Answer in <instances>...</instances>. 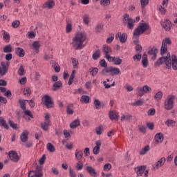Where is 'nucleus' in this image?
<instances>
[{"mask_svg":"<svg viewBox=\"0 0 177 177\" xmlns=\"http://www.w3.org/2000/svg\"><path fill=\"white\" fill-rule=\"evenodd\" d=\"M165 64L166 68L167 70H171V67H172L174 71L177 70V57L176 55H172L171 56L170 53H167L166 57H160L154 64L155 67H158L161 66V64Z\"/></svg>","mask_w":177,"mask_h":177,"instance_id":"1","label":"nucleus"},{"mask_svg":"<svg viewBox=\"0 0 177 177\" xmlns=\"http://www.w3.org/2000/svg\"><path fill=\"white\" fill-rule=\"evenodd\" d=\"M86 40V33L78 32L72 39L71 45L75 50L85 48L84 42Z\"/></svg>","mask_w":177,"mask_h":177,"instance_id":"2","label":"nucleus"},{"mask_svg":"<svg viewBox=\"0 0 177 177\" xmlns=\"http://www.w3.org/2000/svg\"><path fill=\"white\" fill-rule=\"evenodd\" d=\"M175 99L176 97L174 95H167V98L164 101V109L167 111L173 110L175 107Z\"/></svg>","mask_w":177,"mask_h":177,"instance_id":"3","label":"nucleus"},{"mask_svg":"<svg viewBox=\"0 0 177 177\" xmlns=\"http://www.w3.org/2000/svg\"><path fill=\"white\" fill-rule=\"evenodd\" d=\"M101 74L102 75H107V74H109V75H111V77H114V75H118L119 74H121V71H120V68L109 66L106 68H104L101 71Z\"/></svg>","mask_w":177,"mask_h":177,"instance_id":"4","label":"nucleus"},{"mask_svg":"<svg viewBox=\"0 0 177 177\" xmlns=\"http://www.w3.org/2000/svg\"><path fill=\"white\" fill-rule=\"evenodd\" d=\"M150 28V26L149 24L146 23H140L137 28L135 29L133 32V37H139V35H142L145 31H147Z\"/></svg>","mask_w":177,"mask_h":177,"instance_id":"5","label":"nucleus"},{"mask_svg":"<svg viewBox=\"0 0 177 177\" xmlns=\"http://www.w3.org/2000/svg\"><path fill=\"white\" fill-rule=\"evenodd\" d=\"M122 23L124 26H127V28H129V30H133V27L136 21L135 19L131 18L129 15L124 14L122 18Z\"/></svg>","mask_w":177,"mask_h":177,"instance_id":"6","label":"nucleus"},{"mask_svg":"<svg viewBox=\"0 0 177 177\" xmlns=\"http://www.w3.org/2000/svg\"><path fill=\"white\" fill-rule=\"evenodd\" d=\"M43 104L46 107V109H52L55 106V102L52 97L46 95L43 97Z\"/></svg>","mask_w":177,"mask_h":177,"instance_id":"7","label":"nucleus"},{"mask_svg":"<svg viewBox=\"0 0 177 177\" xmlns=\"http://www.w3.org/2000/svg\"><path fill=\"white\" fill-rule=\"evenodd\" d=\"M50 124V115L46 113H45V120L44 122L41 123V127L44 131H48L49 129V125Z\"/></svg>","mask_w":177,"mask_h":177,"instance_id":"8","label":"nucleus"},{"mask_svg":"<svg viewBox=\"0 0 177 177\" xmlns=\"http://www.w3.org/2000/svg\"><path fill=\"white\" fill-rule=\"evenodd\" d=\"M1 66H0V75L1 77H3V75H6L8 74V71H9V66L10 64L9 62H1Z\"/></svg>","mask_w":177,"mask_h":177,"instance_id":"9","label":"nucleus"},{"mask_svg":"<svg viewBox=\"0 0 177 177\" xmlns=\"http://www.w3.org/2000/svg\"><path fill=\"white\" fill-rule=\"evenodd\" d=\"M8 156L11 161H12L13 162H19L20 158L19 157V154H17V152H16V151H10L8 152Z\"/></svg>","mask_w":177,"mask_h":177,"instance_id":"10","label":"nucleus"},{"mask_svg":"<svg viewBox=\"0 0 177 177\" xmlns=\"http://www.w3.org/2000/svg\"><path fill=\"white\" fill-rule=\"evenodd\" d=\"M108 62H113L115 66H120V64H122V59L120 58V57H109Z\"/></svg>","mask_w":177,"mask_h":177,"instance_id":"11","label":"nucleus"},{"mask_svg":"<svg viewBox=\"0 0 177 177\" xmlns=\"http://www.w3.org/2000/svg\"><path fill=\"white\" fill-rule=\"evenodd\" d=\"M102 52L105 55V56H104L105 59L109 60V57H111L110 55V53H111V52H113V50L111 49V47H110L109 46H104L103 49H102Z\"/></svg>","mask_w":177,"mask_h":177,"instance_id":"12","label":"nucleus"},{"mask_svg":"<svg viewBox=\"0 0 177 177\" xmlns=\"http://www.w3.org/2000/svg\"><path fill=\"white\" fill-rule=\"evenodd\" d=\"M157 53H158V49L156 47H153L148 51V55L151 56V60L157 59Z\"/></svg>","mask_w":177,"mask_h":177,"instance_id":"13","label":"nucleus"},{"mask_svg":"<svg viewBox=\"0 0 177 177\" xmlns=\"http://www.w3.org/2000/svg\"><path fill=\"white\" fill-rule=\"evenodd\" d=\"M115 38L116 39L119 38V40L120 41V42H122V44H125L128 38V35H127V33L121 34V32H118L115 35Z\"/></svg>","mask_w":177,"mask_h":177,"instance_id":"14","label":"nucleus"},{"mask_svg":"<svg viewBox=\"0 0 177 177\" xmlns=\"http://www.w3.org/2000/svg\"><path fill=\"white\" fill-rule=\"evenodd\" d=\"M162 27L165 30V31H169L172 28V24L169 19H166L161 24Z\"/></svg>","mask_w":177,"mask_h":177,"instance_id":"15","label":"nucleus"},{"mask_svg":"<svg viewBox=\"0 0 177 177\" xmlns=\"http://www.w3.org/2000/svg\"><path fill=\"white\" fill-rule=\"evenodd\" d=\"M135 172L137 174V176H142L145 171H146V166L142 165L134 168Z\"/></svg>","mask_w":177,"mask_h":177,"instance_id":"16","label":"nucleus"},{"mask_svg":"<svg viewBox=\"0 0 177 177\" xmlns=\"http://www.w3.org/2000/svg\"><path fill=\"white\" fill-rule=\"evenodd\" d=\"M86 171L88 172V174H89V175H91V176L96 177L98 176L96 169L92 166H87L86 168Z\"/></svg>","mask_w":177,"mask_h":177,"instance_id":"17","label":"nucleus"},{"mask_svg":"<svg viewBox=\"0 0 177 177\" xmlns=\"http://www.w3.org/2000/svg\"><path fill=\"white\" fill-rule=\"evenodd\" d=\"M154 140L156 145L162 143V141L164 140V134H162V133H156L154 138Z\"/></svg>","mask_w":177,"mask_h":177,"instance_id":"18","label":"nucleus"},{"mask_svg":"<svg viewBox=\"0 0 177 177\" xmlns=\"http://www.w3.org/2000/svg\"><path fill=\"white\" fill-rule=\"evenodd\" d=\"M165 161H167V159L165 158V157L161 158L159 160H158L156 162L155 167H153V169L155 170L158 169V168L162 167V165H164L165 164Z\"/></svg>","mask_w":177,"mask_h":177,"instance_id":"19","label":"nucleus"},{"mask_svg":"<svg viewBox=\"0 0 177 177\" xmlns=\"http://www.w3.org/2000/svg\"><path fill=\"white\" fill-rule=\"evenodd\" d=\"M100 146H102V142L100 140H97L95 142V147L93 149V154L97 156L99 153H100Z\"/></svg>","mask_w":177,"mask_h":177,"instance_id":"20","label":"nucleus"},{"mask_svg":"<svg viewBox=\"0 0 177 177\" xmlns=\"http://www.w3.org/2000/svg\"><path fill=\"white\" fill-rule=\"evenodd\" d=\"M35 172L37 174V177L44 176V173L42 172V167L41 165H38L37 163L35 165Z\"/></svg>","mask_w":177,"mask_h":177,"instance_id":"21","label":"nucleus"},{"mask_svg":"<svg viewBox=\"0 0 177 177\" xmlns=\"http://www.w3.org/2000/svg\"><path fill=\"white\" fill-rule=\"evenodd\" d=\"M28 131L24 130L21 134L20 139L23 143H26L28 140Z\"/></svg>","mask_w":177,"mask_h":177,"instance_id":"22","label":"nucleus"},{"mask_svg":"<svg viewBox=\"0 0 177 177\" xmlns=\"http://www.w3.org/2000/svg\"><path fill=\"white\" fill-rule=\"evenodd\" d=\"M55 6V1L53 0H49L48 1H46L44 5H43V8L44 9H52Z\"/></svg>","mask_w":177,"mask_h":177,"instance_id":"23","label":"nucleus"},{"mask_svg":"<svg viewBox=\"0 0 177 177\" xmlns=\"http://www.w3.org/2000/svg\"><path fill=\"white\" fill-rule=\"evenodd\" d=\"M15 53L17 56H19V57H24V55H26V52L24 51V49L20 47H17L15 49Z\"/></svg>","mask_w":177,"mask_h":177,"instance_id":"24","label":"nucleus"},{"mask_svg":"<svg viewBox=\"0 0 177 177\" xmlns=\"http://www.w3.org/2000/svg\"><path fill=\"white\" fill-rule=\"evenodd\" d=\"M81 125V121H80V119H75L70 124V128L71 129H75L77 127H80Z\"/></svg>","mask_w":177,"mask_h":177,"instance_id":"25","label":"nucleus"},{"mask_svg":"<svg viewBox=\"0 0 177 177\" xmlns=\"http://www.w3.org/2000/svg\"><path fill=\"white\" fill-rule=\"evenodd\" d=\"M142 64L145 68H147L149 66V59H147V55L146 54L142 55Z\"/></svg>","mask_w":177,"mask_h":177,"instance_id":"26","label":"nucleus"},{"mask_svg":"<svg viewBox=\"0 0 177 177\" xmlns=\"http://www.w3.org/2000/svg\"><path fill=\"white\" fill-rule=\"evenodd\" d=\"M66 31L67 34L73 31V25L71 24V21L70 19H66Z\"/></svg>","mask_w":177,"mask_h":177,"instance_id":"27","label":"nucleus"},{"mask_svg":"<svg viewBox=\"0 0 177 177\" xmlns=\"http://www.w3.org/2000/svg\"><path fill=\"white\" fill-rule=\"evenodd\" d=\"M75 157L77 161H81V160H82V157H84V152H82V151L76 150Z\"/></svg>","mask_w":177,"mask_h":177,"instance_id":"28","label":"nucleus"},{"mask_svg":"<svg viewBox=\"0 0 177 177\" xmlns=\"http://www.w3.org/2000/svg\"><path fill=\"white\" fill-rule=\"evenodd\" d=\"M109 118L113 121V120H118V113L115 112V111H109Z\"/></svg>","mask_w":177,"mask_h":177,"instance_id":"29","label":"nucleus"},{"mask_svg":"<svg viewBox=\"0 0 177 177\" xmlns=\"http://www.w3.org/2000/svg\"><path fill=\"white\" fill-rule=\"evenodd\" d=\"M63 86V84L62 83V81H57L55 82V84L53 85V91H57L62 88Z\"/></svg>","mask_w":177,"mask_h":177,"instance_id":"30","label":"nucleus"},{"mask_svg":"<svg viewBox=\"0 0 177 177\" xmlns=\"http://www.w3.org/2000/svg\"><path fill=\"white\" fill-rule=\"evenodd\" d=\"M32 48L35 50L36 53H39V48H41V45L39 44V41H35L32 43Z\"/></svg>","mask_w":177,"mask_h":177,"instance_id":"31","label":"nucleus"},{"mask_svg":"<svg viewBox=\"0 0 177 177\" xmlns=\"http://www.w3.org/2000/svg\"><path fill=\"white\" fill-rule=\"evenodd\" d=\"M132 120V115L129 113H127L124 115H122L120 118V121H131Z\"/></svg>","mask_w":177,"mask_h":177,"instance_id":"32","label":"nucleus"},{"mask_svg":"<svg viewBox=\"0 0 177 177\" xmlns=\"http://www.w3.org/2000/svg\"><path fill=\"white\" fill-rule=\"evenodd\" d=\"M0 124L3 127L4 129H9V124L3 118L0 117Z\"/></svg>","mask_w":177,"mask_h":177,"instance_id":"33","label":"nucleus"},{"mask_svg":"<svg viewBox=\"0 0 177 177\" xmlns=\"http://www.w3.org/2000/svg\"><path fill=\"white\" fill-rule=\"evenodd\" d=\"M165 124L167 125V127H171V128H174L176 124V122L174 120L168 119L165 121Z\"/></svg>","mask_w":177,"mask_h":177,"instance_id":"34","label":"nucleus"},{"mask_svg":"<svg viewBox=\"0 0 177 177\" xmlns=\"http://www.w3.org/2000/svg\"><path fill=\"white\" fill-rule=\"evenodd\" d=\"M167 50H168V46L167 44H162L161 48H160V55L161 56H164L165 53H167Z\"/></svg>","mask_w":177,"mask_h":177,"instance_id":"35","label":"nucleus"},{"mask_svg":"<svg viewBox=\"0 0 177 177\" xmlns=\"http://www.w3.org/2000/svg\"><path fill=\"white\" fill-rule=\"evenodd\" d=\"M89 73L92 77H96L97 73H99V69L97 68H89Z\"/></svg>","mask_w":177,"mask_h":177,"instance_id":"36","label":"nucleus"},{"mask_svg":"<svg viewBox=\"0 0 177 177\" xmlns=\"http://www.w3.org/2000/svg\"><path fill=\"white\" fill-rule=\"evenodd\" d=\"M93 60H97L100 59V50L97 49L92 55Z\"/></svg>","mask_w":177,"mask_h":177,"instance_id":"37","label":"nucleus"},{"mask_svg":"<svg viewBox=\"0 0 177 177\" xmlns=\"http://www.w3.org/2000/svg\"><path fill=\"white\" fill-rule=\"evenodd\" d=\"M93 104L97 110H100V109H102V102H100L99 100H95L93 102Z\"/></svg>","mask_w":177,"mask_h":177,"instance_id":"38","label":"nucleus"},{"mask_svg":"<svg viewBox=\"0 0 177 177\" xmlns=\"http://www.w3.org/2000/svg\"><path fill=\"white\" fill-rule=\"evenodd\" d=\"M47 150L50 151V153H55V151H56V149L55 148V146L53 145V144L50 142H48L47 144Z\"/></svg>","mask_w":177,"mask_h":177,"instance_id":"39","label":"nucleus"},{"mask_svg":"<svg viewBox=\"0 0 177 177\" xmlns=\"http://www.w3.org/2000/svg\"><path fill=\"white\" fill-rule=\"evenodd\" d=\"M89 100H91V97L88 95H82L80 99V102H82V103L86 104L89 103Z\"/></svg>","mask_w":177,"mask_h":177,"instance_id":"40","label":"nucleus"},{"mask_svg":"<svg viewBox=\"0 0 177 177\" xmlns=\"http://www.w3.org/2000/svg\"><path fill=\"white\" fill-rule=\"evenodd\" d=\"M150 150V146L146 145L144 148L142 149V150L140 151V156H145L147 151Z\"/></svg>","mask_w":177,"mask_h":177,"instance_id":"41","label":"nucleus"},{"mask_svg":"<svg viewBox=\"0 0 177 177\" xmlns=\"http://www.w3.org/2000/svg\"><path fill=\"white\" fill-rule=\"evenodd\" d=\"M18 74L20 77H23L26 74V70H24V66L23 65H20V67L18 70Z\"/></svg>","mask_w":177,"mask_h":177,"instance_id":"42","label":"nucleus"},{"mask_svg":"<svg viewBox=\"0 0 177 177\" xmlns=\"http://www.w3.org/2000/svg\"><path fill=\"white\" fill-rule=\"evenodd\" d=\"M19 106L21 107V109L26 110V102H27L26 100H19Z\"/></svg>","mask_w":177,"mask_h":177,"instance_id":"43","label":"nucleus"},{"mask_svg":"<svg viewBox=\"0 0 177 177\" xmlns=\"http://www.w3.org/2000/svg\"><path fill=\"white\" fill-rule=\"evenodd\" d=\"M103 131H104V128L102 125H100L95 129V132L97 135H102V133H103Z\"/></svg>","mask_w":177,"mask_h":177,"instance_id":"44","label":"nucleus"},{"mask_svg":"<svg viewBox=\"0 0 177 177\" xmlns=\"http://www.w3.org/2000/svg\"><path fill=\"white\" fill-rule=\"evenodd\" d=\"M3 52H4V53H10V52H12V45L8 44L5 46L3 49Z\"/></svg>","mask_w":177,"mask_h":177,"instance_id":"45","label":"nucleus"},{"mask_svg":"<svg viewBox=\"0 0 177 177\" xmlns=\"http://www.w3.org/2000/svg\"><path fill=\"white\" fill-rule=\"evenodd\" d=\"M103 27H104L103 24H97L95 28V32H102V31H103Z\"/></svg>","mask_w":177,"mask_h":177,"instance_id":"46","label":"nucleus"},{"mask_svg":"<svg viewBox=\"0 0 177 177\" xmlns=\"http://www.w3.org/2000/svg\"><path fill=\"white\" fill-rule=\"evenodd\" d=\"M8 124H9L10 127L11 128H12V129H19V127H17V124L15 123V122H13V120H9Z\"/></svg>","mask_w":177,"mask_h":177,"instance_id":"47","label":"nucleus"},{"mask_svg":"<svg viewBox=\"0 0 177 177\" xmlns=\"http://www.w3.org/2000/svg\"><path fill=\"white\" fill-rule=\"evenodd\" d=\"M133 60L134 62H140V60H142V54H140V53H138V54L134 55L133 57Z\"/></svg>","mask_w":177,"mask_h":177,"instance_id":"48","label":"nucleus"},{"mask_svg":"<svg viewBox=\"0 0 177 177\" xmlns=\"http://www.w3.org/2000/svg\"><path fill=\"white\" fill-rule=\"evenodd\" d=\"M145 103V100L140 99L137 100L136 102L131 104V106H142Z\"/></svg>","mask_w":177,"mask_h":177,"instance_id":"49","label":"nucleus"},{"mask_svg":"<svg viewBox=\"0 0 177 177\" xmlns=\"http://www.w3.org/2000/svg\"><path fill=\"white\" fill-rule=\"evenodd\" d=\"M154 99L156 100H160L161 99H162V92L161 91L157 92L154 96Z\"/></svg>","mask_w":177,"mask_h":177,"instance_id":"50","label":"nucleus"},{"mask_svg":"<svg viewBox=\"0 0 177 177\" xmlns=\"http://www.w3.org/2000/svg\"><path fill=\"white\" fill-rule=\"evenodd\" d=\"M82 168H84V163H82V162H81V161H78L76 163L77 171H81V169H82Z\"/></svg>","mask_w":177,"mask_h":177,"instance_id":"51","label":"nucleus"},{"mask_svg":"<svg viewBox=\"0 0 177 177\" xmlns=\"http://www.w3.org/2000/svg\"><path fill=\"white\" fill-rule=\"evenodd\" d=\"M142 91H144V93H150L151 92V88L147 85H145L142 87Z\"/></svg>","mask_w":177,"mask_h":177,"instance_id":"52","label":"nucleus"},{"mask_svg":"<svg viewBox=\"0 0 177 177\" xmlns=\"http://www.w3.org/2000/svg\"><path fill=\"white\" fill-rule=\"evenodd\" d=\"M23 92H24V96H27L28 97V96H31V89L28 88H25Z\"/></svg>","mask_w":177,"mask_h":177,"instance_id":"53","label":"nucleus"},{"mask_svg":"<svg viewBox=\"0 0 177 177\" xmlns=\"http://www.w3.org/2000/svg\"><path fill=\"white\" fill-rule=\"evenodd\" d=\"M71 60L73 68H78V60L75 58H71Z\"/></svg>","mask_w":177,"mask_h":177,"instance_id":"54","label":"nucleus"},{"mask_svg":"<svg viewBox=\"0 0 177 177\" xmlns=\"http://www.w3.org/2000/svg\"><path fill=\"white\" fill-rule=\"evenodd\" d=\"M3 38L5 41H10V35L8 32H4L3 33Z\"/></svg>","mask_w":177,"mask_h":177,"instance_id":"55","label":"nucleus"},{"mask_svg":"<svg viewBox=\"0 0 177 177\" xmlns=\"http://www.w3.org/2000/svg\"><path fill=\"white\" fill-rule=\"evenodd\" d=\"M158 8L159 12H160V15H164L167 13V10L162 6H158Z\"/></svg>","mask_w":177,"mask_h":177,"instance_id":"56","label":"nucleus"},{"mask_svg":"<svg viewBox=\"0 0 177 177\" xmlns=\"http://www.w3.org/2000/svg\"><path fill=\"white\" fill-rule=\"evenodd\" d=\"M24 113L25 115H28V117H30V118H34V115L31 113V111L28 110V109H25L24 111Z\"/></svg>","mask_w":177,"mask_h":177,"instance_id":"57","label":"nucleus"},{"mask_svg":"<svg viewBox=\"0 0 177 177\" xmlns=\"http://www.w3.org/2000/svg\"><path fill=\"white\" fill-rule=\"evenodd\" d=\"M83 21L84 23V24H89V23H91V21L89 20V17L88 16V15H84L83 17Z\"/></svg>","mask_w":177,"mask_h":177,"instance_id":"58","label":"nucleus"},{"mask_svg":"<svg viewBox=\"0 0 177 177\" xmlns=\"http://www.w3.org/2000/svg\"><path fill=\"white\" fill-rule=\"evenodd\" d=\"M100 3L102 6H109L111 3L110 0H101Z\"/></svg>","mask_w":177,"mask_h":177,"instance_id":"59","label":"nucleus"},{"mask_svg":"<svg viewBox=\"0 0 177 177\" xmlns=\"http://www.w3.org/2000/svg\"><path fill=\"white\" fill-rule=\"evenodd\" d=\"M100 66L101 67H104V68H107V62H106V59H102L100 61Z\"/></svg>","mask_w":177,"mask_h":177,"instance_id":"60","label":"nucleus"},{"mask_svg":"<svg viewBox=\"0 0 177 177\" xmlns=\"http://www.w3.org/2000/svg\"><path fill=\"white\" fill-rule=\"evenodd\" d=\"M71 107H73V105H68L66 108V111L68 114H74V110H73V109H71Z\"/></svg>","mask_w":177,"mask_h":177,"instance_id":"61","label":"nucleus"},{"mask_svg":"<svg viewBox=\"0 0 177 177\" xmlns=\"http://www.w3.org/2000/svg\"><path fill=\"white\" fill-rule=\"evenodd\" d=\"M141 3V8H146L149 3V0H140Z\"/></svg>","mask_w":177,"mask_h":177,"instance_id":"62","label":"nucleus"},{"mask_svg":"<svg viewBox=\"0 0 177 177\" xmlns=\"http://www.w3.org/2000/svg\"><path fill=\"white\" fill-rule=\"evenodd\" d=\"M69 176L70 177H77V174H75V171L73 170L71 167H69Z\"/></svg>","mask_w":177,"mask_h":177,"instance_id":"63","label":"nucleus"},{"mask_svg":"<svg viewBox=\"0 0 177 177\" xmlns=\"http://www.w3.org/2000/svg\"><path fill=\"white\" fill-rule=\"evenodd\" d=\"M37 173L35 171V170H31L29 171L28 176V177H37Z\"/></svg>","mask_w":177,"mask_h":177,"instance_id":"64","label":"nucleus"}]
</instances>
